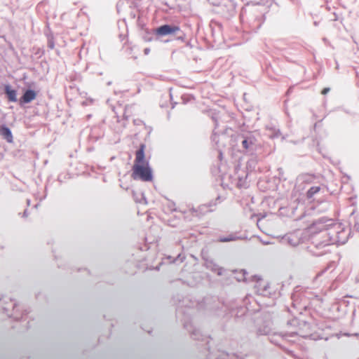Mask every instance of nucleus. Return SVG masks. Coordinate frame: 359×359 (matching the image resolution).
Masks as SVG:
<instances>
[{
	"label": "nucleus",
	"instance_id": "3",
	"mask_svg": "<svg viewBox=\"0 0 359 359\" xmlns=\"http://www.w3.org/2000/svg\"><path fill=\"white\" fill-rule=\"evenodd\" d=\"M36 97V93L33 90H27L20 100V103H29Z\"/></svg>",
	"mask_w": 359,
	"mask_h": 359
},
{
	"label": "nucleus",
	"instance_id": "8",
	"mask_svg": "<svg viewBox=\"0 0 359 359\" xmlns=\"http://www.w3.org/2000/svg\"><path fill=\"white\" fill-rule=\"evenodd\" d=\"M242 144H243V147L247 149H248L249 147V145H248V142L247 140H244L243 142H242Z\"/></svg>",
	"mask_w": 359,
	"mask_h": 359
},
{
	"label": "nucleus",
	"instance_id": "2",
	"mask_svg": "<svg viewBox=\"0 0 359 359\" xmlns=\"http://www.w3.org/2000/svg\"><path fill=\"white\" fill-rule=\"evenodd\" d=\"M180 30V28L179 26H171L169 25H164L158 27L155 31V34L158 36H166L169 34H174Z\"/></svg>",
	"mask_w": 359,
	"mask_h": 359
},
{
	"label": "nucleus",
	"instance_id": "10",
	"mask_svg": "<svg viewBox=\"0 0 359 359\" xmlns=\"http://www.w3.org/2000/svg\"><path fill=\"white\" fill-rule=\"evenodd\" d=\"M149 51H150L149 48H145L144 49V53L145 54H148L149 53Z\"/></svg>",
	"mask_w": 359,
	"mask_h": 359
},
{
	"label": "nucleus",
	"instance_id": "4",
	"mask_svg": "<svg viewBox=\"0 0 359 359\" xmlns=\"http://www.w3.org/2000/svg\"><path fill=\"white\" fill-rule=\"evenodd\" d=\"M0 135L9 143H12L13 137L11 130L6 126H2L0 128Z\"/></svg>",
	"mask_w": 359,
	"mask_h": 359
},
{
	"label": "nucleus",
	"instance_id": "9",
	"mask_svg": "<svg viewBox=\"0 0 359 359\" xmlns=\"http://www.w3.org/2000/svg\"><path fill=\"white\" fill-rule=\"evenodd\" d=\"M329 90H330V88H324V89L322 90V92H321V93H322V94H323V95H325V94H327V93L329 92Z\"/></svg>",
	"mask_w": 359,
	"mask_h": 359
},
{
	"label": "nucleus",
	"instance_id": "11",
	"mask_svg": "<svg viewBox=\"0 0 359 359\" xmlns=\"http://www.w3.org/2000/svg\"><path fill=\"white\" fill-rule=\"evenodd\" d=\"M212 4L214 6H219V4H217V3L214 2V1H212Z\"/></svg>",
	"mask_w": 359,
	"mask_h": 359
},
{
	"label": "nucleus",
	"instance_id": "6",
	"mask_svg": "<svg viewBox=\"0 0 359 359\" xmlns=\"http://www.w3.org/2000/svg\"><path fill=\"white\" fill-rule=\"evenodd\" d=\"M320 190V187H311L307 192V196L308 198H311L313 197V196L318 193Z\"/></svg>",
	"mask_w": 359,
	"mask_h": 359
},
{
	"label": "nucleus",
	"instance_id": "7",
	"mask_svg": "<svg viewBox=\"0 0 359 359\" xmlns=\"http://www.w3.org/2000/svg\"><path fill=\"white\" fill-rule=\"evenodd\" d=\"M236 238V236H234L233 235H230L227 237H220L218 239V241L221 242V243L230 242V241H235Z\"/></svg>",
	"mask_w": 359,
	"mask_h": 359
},
{
	"label": "nucleus",
	"instance_id": "5",
	"mask_svg": "<svg viewBox=\"0 0 359 359\" xmlns=\"http://www.w3.org/2000/svg\"><path fill=\"white\" fill-rule=\"evenodd\" d=\"M5 93L7 95V98L8 101L10 102H16L17 98V93L15 90H13L11 88V87L9 85H6L5 87Z\"/></svg>",
	"mask_w": 359,
	"mask_h": 359
},
{
	"label": "nucleus",
	"instance_id": "1",
	"mask_svg": "<svg viewBox=\"0 0 359 359\" xmlns=\"http://www.w3.org/2000/svg\"><path fill=\"white\" fill-rule=\"evenodd\" d=\"M145 145L142 144L139 149L135 152V159L133 166V175L141 180H151L152 170L149 163L145 160Z\"/></svg>",
	"mask_w": 359,
	"mask_h": 359
}]
</instances>
